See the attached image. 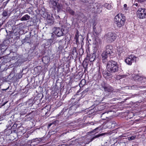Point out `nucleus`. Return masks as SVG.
<instances>
[{"label": "nucleus", "instance_id": "obj_18", "mask_svg": "<svg viewBox=\"0 0 146 146\" xmlns=\"http://www.w3.org/2000/svg\"><path fill=\"white\" fill-rule=\"evenodd\" d=\"M59 0H50V4L52 5V7H55L57 4Z\"/></svg>", "mask_w": 146, "mask_h": 146}, {"label": "nucleus", "instance_id": "obj_27", "mask_svg": "<svg viewBox=\"0 0 146 146\" xmlns=\"http://www.w3.org/2000/svg\"><path fill=\"white\" fill-rule=\"evenodd\" d=\"M108 113L105 112L103 113L101 116V117L102 118V119L104 120H106L107 118V115L108 114Z\"/></svg>", "mask_w": 146, "mask_h": 146}, {"label": "nucleus", "instance_id": "obj_19", "mask_svg": "<svg viewBox=\"0 0 146 146\" xmlns=\"http://www.w3.org/2000/svg\"><path fill=\"white\" fill-rule=\"evenodd\" d=\"M96 58L95 54L94 53L91 54L89 56V60L92 62Z\"/></svg>", "mask_w": 146, "mask_h": 146}, {"label": "nucleus", "instance_id": "obj_28", "mask_svg": "<svg viewBox=\"0 0 146 146\" xmlns=\"http://www.w3.org/2000/svg\"><path fill=\"white\" fill-rule=\"evenodd\" d=\"M17 124L14 123L13 124V126H12V127H11V126L10 125V127H9V126L8 127H7V129L8 128L9 129H11V128L13 129H15L17 128Z\"/></svg>", "mask_w": 146, "mask_h": 146}, {"label": "nucleus", "instance_id": "obj_14", "mask_svg": "<svg viewBox=\"0 0 146 146\" xmlns=\"http://www.w3.org/2000/svg\"><path fill=\"white\" fill-rule=\"evenodd\" d=\"M105 133H102L100 134H98L97 135H95L94 137L92 138L89 139V141H88V143H89L92 142L93 140L95 139L96 138H98L99 137H102V136H104Z\"/></svg>", "mask_w": 146, "mask_h": 146}, {"label": "nucleus", "instance_id": "obj_20", "mask_svg": "<svg viewBox=\"0 0 146 146\" xmlns=\"http://www.w3.org/2000/svg\"><path fill=\"white\" fill-rule=\"evenodd\" d=\"M30 17L27 14L23 16L21 19V21H27L30 19Z\"/></svg>", "mask_w": 146, "mask_h": 146}, {"label": "nucleus", "instance_id": "obj_17", "mask_svg": "<svg viewBox=\"0 0 146 146\" xmlns=\"http://www.w3.org/2000/svg\"><path fill=\"white\" fill-rule=\"evenodd\" d=\"M41 141V139L40 138H35L33 139H32L31 140V143L32 145H35V142H36V144H38Z\"/></svg>", "mask_w": 146, "mask_h": 146}, {"label": "nucleus", "instance_id": "obj_51", "mask_svg": "<svg viewBox=\"0 0 146 146\" xmlns=\"http://www.w3.org/2000/svg\"><path fill=\"white\" fill-rule=\"evenodd\" d=\"M54 35L52 33V35H51V37H52L53 36H54Z\"/></svg>", "mask_w": 146, "mask_h": 146}, {"label": "nucleus", "instance_id": "obj_10", "mask_svg": "<svg viewBox=\"0 0 146 146\" xmlns=\"http://www.w3.org/2000/svg\"><path fill=\"white\" fill-rule=\"evenodd\" d=\"M96 23L95 22H94L93 26L94 31L96 33H99L101 31V29L100 27H96Z\"/></svg>", "mask_w": 146, "mask_h": 146}, {"label": "nucleus", "instance_id": "obj_40", "mask_svg": "<svg viewBox=\"0 0 146 146\" xmlns=\"http://www.w3.org/2000/svg\"><path fill=\"white\" fill-rule=\"evenodd\" d=\"M47 59V62H48L49 61V60L48 59V58L47 57H44L42 59V61L43 62H44V59Z\"/></svg>", "mask_w": 146, "mask_h": 146}, {"label": "nucleus", "instance_id": "obj_2", "mask_svg": "<svg viewBox=\"0 0 146 146\" xmlns=\"http://www.w3.org/2000/svg\"><path fill=\"white\" fill-rule=\"evenodd\" d=\"M106 67L108 71L111 73L117 72L119 70L118 65L117 62L113 60L108 61Z\"/></svg>", "mask_w": 146, "mask_h": 146}, {"label": "nucleus", "instance_id": "obj_42", "mask_svg": "<svg viewBox=\"0 0 146 146\" xmlns=\"http://www.w3.org/2000/svg\"><path fill=\"white\" fill-rule=\"evenodd\" d=\"M29 38H25L24 40L25 42H27V39H29Z\"/></svg>", "mask_w": 146, "mask_h": 146}, {"label": "nucleus", "instance_id": "obj_34", "mask_svg": "<svg viewBox=\"0 0 146 146\" xmlns=\"http://www.w3.org/2000/svg\"><path fill=\"white\" fill-rule=\"evenodd\" d=\"M109 123L110 124H111V126H112L113 127L114 126H115V124H116V122L114 121L110 122Z\"/></svg>", "mask_w": 146, "mask_h": 146}, {"label": "nucleus", "instance_id": "obj_50", "mask_svg": "<svg viewBox=\"0 0 146 146\" xmlns=\"http://www.w3.org/2000/svg\"><path fill=\"white\" fill-rule=\"evenodd\" d=\"M135 5L136 6H138V4L136 3L135 4Z\"/></svg>", "mask_w": 146, "mask_h": 146}, {"label": "nucleus", "instance_id": "obj_24", "mask_svg": "<svg viewBox=\"0 0 146 146\" xmlns=\"http://www.w3.org/2000/svg\"><path fill=\"white\" fill-rule=\"evenodd\" d=\"M66 10L67 12L72 15H73L74 14V11L73 10L71 9L69 7H67L66 9Z\"/></svg>", "mask_w": 146, "mask_h": 146}, {"label": "nucleus", "instance_id": "obj_31", "mask_svg": "<svg viewBox=\"0 0 146 146\" xmlns=\"http://www.w3.org/2000/svg\"><path fill=\"white\" fill-rule=\"evenodd\" d=\"M68 109H63L62 110V111L60 113H59V114L57 115H56V117H58L60 115L63 114L66 111H67L68 110Z\"/></svg>", "mask_w": 146, "mask_h": 146}, {"label": "nucleus", "instance_id": "obj_15", "mask_svg": "<svg viewBox=\"0 0 146 146\" xmlns=\"http://www.w3.org/2000/svg\"><path fill=\"white\" fill-rule=\"evenodd\" d=\"M47 24L50 25H52L54 22L53 18L52 17H51L49 15L47 16L46 20Z\"/></svg>", "mask_w": 146, "mask_h": 146}, {"label": "nucleus", "instance_id": "obj_44", "mask_svg": "<svg viewBox=\"0 0 146 146\" xmlns=\"http://www.w3.org/2000/svg\"><path fill=\"white\" fill-rule=\"evenodd\" d=\"M98 127H97V128H96V129H94L93 131L94 132H95V131L97 129H98Z\"/></svg>", "mask_w": 146, "mask_h": 146}, {"label": "nucleus", "instance_id": "obj_25", "mask_svg": "<svg viewBox=\"0 0 146 146\" xmlns=\"http://www.w3.org/2000/svg\"><path fill=\"white\" fill-rule=\"evenodd\" d=\"M56 6L57 11L58 12L60 11L63 8L62 5L61 4H58V5L57 4Z\"/></svg>", "mask_w": 146, "mask_h": 146}, {"label": "nucleus", "instance_id": "obj_3", "mask_svg": "<svg viewBox=\"0 0 146 146\" xmlns=\"http://www.w3.org/2000/svg\"><path fill=\"white\" fill-rule=\"evenodd\" d=\"M125 21V17L123 16L121 14H118L115 16L114 19L115 23L119 28L124 25Z\"/></svg>", "mask_w": 146, "mask_h": 146}, {"label": "nucleus", "instance_id": "obj_23", "mask_svg": "<svg viewBox=\"0 0 146 146\" xmlns=\"http://www.w3.org/2000/svg\"><path fill=\"white\" fill-rule=\"evenodd\" d=\"M145 11L146 12V9L144 8H142L141 7H138V9L137 11V13H145Z\"/></svg>", "mask_w": 146, "mask_h": 146}, {"label": "nucleus", "instance_id": "obj_52", "mask_svg": "<svg viewBox=\"0 0 146 146\" xmlns=\"http://www.w3.org/2000/svg\"><path fill=\"white\" fill-rule=\"evenodd\" d=\"M23 14V13H21V15H22Z\"/></svg>", "mask_w": 146, "mask_h": 146}, {"label": "nucleus", "instance_id": "obj_46", "mask_svg": "<svg viewBox=\"0 0 146 146\" xmlns=\"http://www.w3.org/2000/svg\"><path fill=\"white\" fill-rule=\"evenodd\" d=\"M51 125H52V124L51 123H50V124H49L48 125V127H50L51 126Z\"/></svg>", "mask_w": 146, "mask_h": 146}, {"label": "nucleus", "instance_id": "obj_38", "mask_svg": "<svg viewBox=\"0 0 146 146\" xmlns=\"http://www.w3.org/2000/svg\"><path fill=\"white\" fill-rule=\"evenodd\" d=\"M95 44L96 45V47L97 48H99L101 46V44L100 42L99 43H97L96 44Z\"/></svg>", "mask_w": 146, "mask_h": 146}, {"label": "nucleus", "instance_id": "obj_7", "mask_svg": "<svg viewBox=\"0 0 146 146\" xmlns=\"http://www.w3.org/2000/svg\"><path fill=\"white\" fill-rule=\"evenodd\" d=\"M137 58V57L131 55L128 57H127L125 60V62L127 64L131 65L132 63L136 62Z\"/></svg>", "mask_w": 146, "mask_h": 146}, {"label": "nucleus", "instance_id": "obj_12", "mask_svg": "<svg viewBox=\"0 0 146 146\" xmlns=\"http://www.w3.org/2000/svg\"><path fill=\"white\" fill-rule=\"evenodd\" d=\"M77 102H77H74L72 103V106L70 108L68 111L70 113V111L72 109L75 110L76 108L78 107L79 104Z\"/></svg>", "mask_w": 146, "mask_h": 146}, {"label": "nucleus", "instance_id": "obj_11", "mask_svg": "<svg viewBox=\"0 0 146 146\" xmlns=\"http://www.w3.org/2000/svg\"><path fill=\"white\" fill-rule=\"evenodd\" d=\"M11 13L9 10L6 9L4 10L2 14V16L5 18H8L10 16Z\"/></svg>", "mask_w": 146, "mask_h": 146}, {"label": "nucleus", "instance_id": "obj_35", "mask_svg": "<svg viewBox=\"0 0 146 146\" xmlns=\"http://www.w3.org/2000/svg\"><path fill=\"white\" fill-rule=\"evenodd\" d=\"M32 102V100H29L27 102V103H28V104L29 105V106H32L33 105V104L31 103V102Z\"/></svg>", "mask_w": 146, "mask_h": 146}, {"label": "nucleus", "instance_id": "obj_21", "mask_svg": "<svg viewBox=\"0 0 146 146\" xmlns=\"http://www.w3.org/2000/svg\"><path fill=\"white\" fill-rule=\"evenodd\" d=\"M63 41H64V40H63V39H62L61 40H60V41L59 42V46H58V49H59V50H58V51L59 50V52L61 51L63 48V46L62 45V43H61Z\"/></svg>", "mask_w": 146, "mask_h": 146}, {"label": "nucleus", "instance_id": "obj_26", "mask_svg": "<svg viewBox=\"0 0 146 146\" xmlns=\"http://www.w3.org/2000/svg\"><path fill=\"white\" fill-rule=\"evenodd\" d=\"M86 83L85 80L84 79H82L79 84L80 87H83L84 85H85Z\"/></svg>", "mask_w": 146, "mask_h": 146}, {"label": "nucleus", "instance_id": "obj_48", "mask_svg": "<svg viewBox=\"0 0 146 146\" xmlns=\"http://www.w3.org/2000/svg\"><path fill=\"white\" fill-rule=\"evenodd\" d=\"M78 139H76V140H75V141H76V142H78Z\"/></svg>", "mask_w": 146, "mask_h": 146}, {"label": "nucleus", "instance_id": "obj_53", "mask_svg": "<svg viewBox=\"0 0 146 146\" xmlns=\"http://www.w3.org/2000/svg\"><path fill=\"white\" fill-rule=\"evenodd\" d=\"M120 137H123V136L122 135H121L120 136Z\"/></svg>", "mask_w": 146, "mask_h": 146}, {"label": "nucleus", "instance_id": "obj_49", "mask_svg": "<svg viewBox=\"0 0 146 146\" xmlns=\"http://www.w3.org/2000/svg\"><path fill=\"white\" fill-rule=\"evenodd\" d=\"M15 58V57H12V59H14Z\"/></svg>", "mask_w": 146, "mask_h": 146}, {"label": "nucleus", "instance_id": "obj_1", "mask_svg": "<svg viewBox=\"0 0 146 146\" xmlns=\"http://www.w3.org/2000/svg\"><path fill=\"white\" fill-rule=\"evenodd\" d=\"M132 78L133 80L137 82L138 85L140 86H137L135 85L132 86H126L125 87L126 89H137L138 87H143L144 85L146 84V77L141 76L137 75L132 74Z\"/></svg>", "mask_w": 146, "mask_h": 146}, {"label": "nucleus", "instance_id": "obj_43", "mask_svg": "<svg viewBox=\"0 0 146 146\" xmlns=\"http://www.w3.org/2000/svg\"><path fill=\"white\" fill-rule=\"evenodd\" d=\"M7 3L5 2H4L3 3V5H4L5 6H6Z\"/></svg>", "mask_w": 146, "mask_h": 146}, {"label": "nucleus", "instance_id": "obj_36", "mask_svg": "<svg viewBox=\"0 0 146 146\" xmlns=\"http://www.w3.org/2000/svg\"><path fill=\"white\" fill-rule=\"evenodd\" d=\"M136 136H132L131 137H128V139L129 140H133L135 139V138Z\"/></svg>", "mask_w": 146, "mask_h": 146}, {"label": "nucleus", "instance_id": "obj_5", "mask_svg": "<svg viewBox=\"0 0 146 146\" xmlns=\"http://www.w3.org/2000/svg\"><path fill=\"white\" fill-rule=\"evenodd\" d=\"M116 34L113 32L108 33L105 36L106 40L109 43L114 41L116 38Z\"/></svg>", "mask_w": 146, "mask_h": 146}, {"label": "nucleus", "instance_id": "obj_41", "mask_svg": "<svg viewBox=\"0 0 146 146\" xmlns=\"http://www.w3.org/2000/svg\"><path fill=\"white\" fill-rule=\"evenodd\" d=\"M87 91H86V90L84 91L83 92H82V94H84L87 93Z\"/></svg>", "mask_w": 146, "mask_h": 146}, {"label": "nucleus", "instance_id": "obj_13", "mask_svg": "<svg viewBox=\"0 0 146 146\" xmlns=\"http://www.w3.org/2000/svg\"><path fill=\"white\" fill-rule=\"evenodd\" d=\"M111 73L109 72L108 71H103L102 74L103 75L104 77L105 78H108L109 77L111 78H112L113 77V76L111 74Z\"/></svg>", "mask_w": 146, "mask_h": 146}, {"label": "nucleus", "instance_id": "obj_16", "mask_svg": "<svg viewBox=\"0 0 146 146\" xmlns=\"http://www.w3.org/2000/svg\"><path fill=\"white\" fill-rule=\"evenodd\" d=\"M145 13H137V15L138 18L141 19H143L146 17V12L145 11Z\"/></svg>", "mask_w": 146, "mask_h": 146}, {"label": "nucleus", "instance_id": "obj_45", "mask_svg": "<svg viewBox=\"0 0 146 146\" xmlns=\"http://www.w3.org/2000/svg\"><path fill=\"white\" fill-rule=\"evenodd\" d=\"M124 6V7L125 8H126L127 7V5L126 4H125L124 5V6Z\"/></svg>", "mask_w": 146, "mask_h": 146}, {"label": "nucleus", "instance_id": "obj_6", "mask_svg": "<svg viewBox=\"0 0 146 146\" xmlns=\"http://www.w3.org/2000/svg\"><path fill=\"white\" fill-rule=\"evenodd\" d=\"M101 86L102 89H103L106 92H111L113 90V89L111 86L104 82L101 84Z\"/></svg>", "mask_w": 146, "mask_h": 146}, {"label": "nucleus", "instance_id": "obj_8", "mask_svg": "<svg viewBox=\"0 0 146 146\" xmlns=\"http://www.w3.org/2000/svg\"><path fill=\"white\" fill-rule=\"evenodd\" d=\"M113 46L111 45H108L105 47V50L103 52H105L108 55H111L113 53Z\"/></svg>", "mask_w": 146, "mask_h": 146}, {"label": "nucleus", "instance_id": "obj_4", "mask_svg": "<svg viewBox=\"0 0 146 146\" xmlns=\"http://www.w3.org/2000/svg\"><path fill=\"white\" fill-rule=\"evenodd\" d=\"M54 33L57 36L60 37L63 36L68 32L66 28L64 27L60 28L59 27H54Z\"/></svg>", "mask_w": 146, "mask_h": 146}, {"label": "nucleus", "instance_id": "obj_29", "mask_svg": "<svg viewBox=\"0 0 146 146\" xmlns=\"http://www.w3.org/2000/svg\"><path fill=\"white\" fill-rule=\"evenodd\" d=\"M78 31H77L74 37V39L76 40V42L77 43L78 42Z\"/></svg>", "mask_w": 146, "mask_h": 146}, {"label": "nucleus", "instance_id": "obj_56", "mask_svg": "<svg viewBox=\"0 0 146 146\" xmlns=\"http://www.w3.org/2000/svg\"><path fill=\"white\" fill-rule=\"evenodd\" d=\"M29 42H27V43H28Z\"/></svg>", "mask_w": 146, "mask_h": 146}, {"label": "nucleus", "instance_id": "obj_54", "mask_svg": "<svg viewBox=\"0 0 146 146\" xmlns=\"http://www.w3.org/2000/svg\"><path fill=\"white\" fill-rule=\"evenodd\" d=\"M6 102H5V103H4V104H3V105H5L6 104Z\"/></svg>", "mask_w": 146, "mask_h": 146}, {"label": "nucleus", "instance_id": "obj_22", "mask_svg": "<svg viewBox=\"0 0 146 146\" xmlns=\"http://www.w3.org/2000/svg\"><path fill=\"white\" fill-rule=\"evenodd\" d=\"M103 6L108 10L111 9L113 7L111 5L109 4L106 3L103 5Z\"/></svg>", "mask_w": 146, "mask_h": 146}, {"label": "nucleus", "instance_id": "obj_37", "mask_svg": "<svg viewBox=\"0 0 146 146\" xmlns=\"http://www.w3.org/2000/svg\"><path fill=\"white\" fill-rule=\"evenodd\" d=\"M97 9L98 10L97 11L98 13L102 11V9L101 8V6L100 5L98 6V8L97 7Z\"/></svg>", "mask_w": 146, "mask_h": 146}, {"label": "nucleus", "instance_id": "obj_33", "mask_svg": "<svg viewBox=\"0 0 146 146\" xmlns=\"http://www.w3.org/2000/svg\"><path fill=\"white\" fill-rule=\"evenodd\" d=\"M118 51H119L120 53H123V54H124L125 53V52L124 50V49H122V48H120L119 49H118Z\"/></svg>", "mask_w": 146, "mask_h": 146}, {"label": "nucleus", "instance_id": "obj_32", "mask_svg": "<svg viewBox=\"0 0 146 146\" xmlns=\"http://www.w3.org/2000/svg\"><path fill=\"white\" fill-rule=\"evenodd\" d=\"M98 72V75H100L101 74V72L102 71V66L100 65L97 68Z\"/></svg>", "mask_w": 146, "mask_h": 146}, {"label": "nucleus", "instance_id": "obj_9", "mask_svg": "<svg viewBox=\"0 0 146 146\" xmlns=\"http://www.w3.org/2000/svg\"><path fill=\"white\" fill-rule=\"evenodd\" d=\"M111 55H108L105 52H103L102 54V60L103 63H106L108 62V57L110 56Z\"/></svg>", "mask_w": 146, "mask_h": 146}, {"label": "nucleus", "instance_id": "obj_47", "mask_svg": "<svg viewBox=\"0 0 146 146\" xmlns=\"http://www.w3.org/2000/svg\"><path fill=\"white\" fill-rule=\"evenodd\" d=\"M9 1V0H7V1H5V2H6V3H7H7H8V2Z\"/></svg>", "mask_w": 146, "mask_h": 146}, {"label": "nucleus", "instance_id": "obj_39", "mask_svg": "<svg viewBox=\"0 0 146 146\" xmlns=\"http://www.w3.org/2000/svg\"><path fill=\"white\" fill-rule=\"evenodd\" d=\"M72 52L73 54H75V53H76V48L75 47H74L72 49Z\"/></svg>", "mask_w": 146, "mask_h": 146}, {"label": "nucleus", "instance_id": "obj_30", "mask_svg": "<svg viewBox=\"0 0 146 146\" xmlns=\"http://www.w3.org/2000/svg\"><path fill=\"white\" fill-rule=\"evenodd\" d=\"M88 63L86 60H84L83 62V66L84 68L87 67L88 65Z\"/></svg>", "mask_w": 146, "mask_h": 146}, {"label": "nucleus", "instance_id": "obj_55", "mask_svg": "<svg viewBox=\"0 0 146 146\" xmlns=\"http://www.w3.org/2000/svg\"><path fill=\"white\" fill-rule=\"evenodd\" d=\"M9 88V87H8V88H7L6 89H5V90H7Z\"/></svg>", "mask_w": 146, "mask_h": 146}]
</instances>
